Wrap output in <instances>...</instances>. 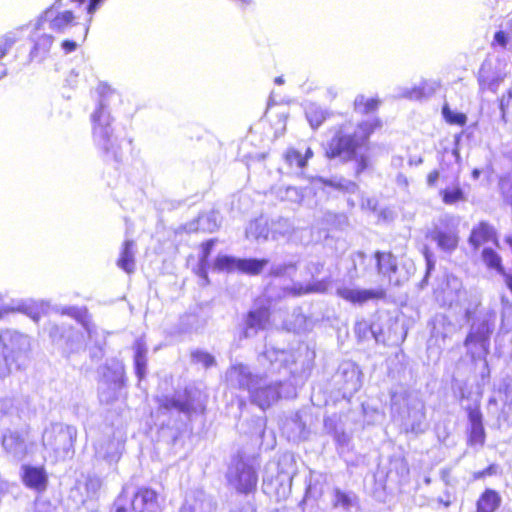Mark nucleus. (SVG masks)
<instances>
[{
  "label": "nucleus",
  "instance_id": "obj_1",
  "mask_svg": "<svg viewBox=\"0 0 512 512\" xmlns=\"http://www.w3.org/2000/svg\"><path fill=\"white\" fill-rule=\"evenodd\" d=\"M382 126L383 123L380 118L358 122L353 132L348 130V124L346 123L336 126L324 148L325 158L352 162L354 164V174L359 176L370 166L369 157L361 153L360 150L369 147L371 135L381 129Z\"/></svg>",
  "mask_w": 512,
  "mask_h": 512
},
{
  "label": "nucleus",
  "instance_id": "obj_2",
  "mask_svg": "<svg viewBox=\"0 0 512 512\" xmlns=\"http://www.w3.org/2000/svg\"><path fill=\"white\" fill-rule=\"evenodd\" d=\"M64 0H54L40 15L37 27L47 23L50 30L55 33H64L66 30L79 24V16L73 9H63Z\"/></svg>",
  "mask_w": 512,
  "mask_h": 512
},
{
  "label": "nucleus",
  "instance_id": "obj_3",
  "mask_svg": "<svg viewBox=\"0 0 512 512\" xmlns=\"http://www.w3.org/2000/svg\"><path fill=\"white\" fill-rule=\"evenodd\" d=\"M235 469L227 475L228 483L241 495L253 494L257 490L258 474L255 467L245 463L241 455L234 458Z\"/></svg>",
  "mask_w": 512,
  "mask_h": 512
},
{
  "label": "nucleus",
  "instance_id": "obj_4",
  "mask_svg": "<svg viewBox=\"0 0 512 512\" xmlns=\"http://www.w3.org/2000/svg\"><path fill=\"white\" fill-rule=\"evenodd\" d=\"M467 241L473 251H479L487 244L498 246L499 235L493 224L481 220L471 228Z\"/></svg>",
  "mask_w": 512,
  "mask_h": 512
},
{
  "label": "nucleus",
  "instance_id": "obj_5",
  "mask_svg": "<svg viewBox=\"0 0 512 512\" xmlns=\"http://www.w3.org/2000/svg\"><path fill=\"white\" fill-rule=\"evenodd\" d=\"M104 118V110L102 106L98 107L92 114L93 123L92 134L98 147L105 153H109L114 148L112 141V129L108 119Z\"/></svg>",
  "mask_w": 512,
  "mask_h": 512
},
{
  "label": "nucleus",
  "instance_id": "obj_6",
  "mask_svg": "<svg viewBox=\"0 0 512 512\" xmlns=\"http://www.w3.org/2000/svg\"><path fill=\"white\" fill-rule=\"evenodd\" d=\"M469 421L467 432V445L470 447H483L486 442V431L483 425V415L479 403L466 408Z\"/></svg>",
  "mask_w": 512,
  "mask_h": 512
},
{
  "label": "nucleus",
  "instance_id": "obj_7",
  "mask_svg": "<svg viewBox=\"0 0 512 512\" xmlns=\"http://www.w3.org/2000/svg\"><path fill=\"white\" fill-rule=\"evenodd\" d=\"M373 258L376 262V271L383 280H386L389 285L397 287L402 285L400 280H393V276L398 272V262L396 256L392 252L375 251Z\"/></svg>",
  "mask_w": 512,
  "mask_h": 512
},
{
  "label": "nucleus",
  "instance_id": "obj_8",
  "mask_svg": "<svg viewBox=\"0 0 512 512\" xmlns=\"http://www.w3.org/2000/svg\"><path fill=\"white\" fill-rule=\"evenodd\" d=\"M337 296L353 305H363L369 301L384 300L387 297L385 289H352L341 287L336 291Z\"/></svg>",
  "mask_w": 512,
  "mask_h": 512
},
{
  "label": "nucleus",
  "instance_id": "obj_9",
  "mask_svg": "<svg viewBox=\"0 0 512 512\" xmlns=\"http://www.w3.org/2000/svg\"><path fill=\"white\" fill-rule=\"evenodd\" d=\"M21 473L22 483L36 492H44L48 485V476L43 466L23 465Z\"/></svg>",
  "mask_w": 512,
  "mask_h": 512
},
{
  "label": "nucleus",
  "instance_id": "obj_10",
  "mask_svg": "<svg viewBox=\"0 0 512 512\" xmlns=\"http://www.w3.org/2000/svg\"><path fill=\"white\" fill-rule=\"evenodd\" d=\"M128 503L134 512H155L152 508L158 506V493L150 487H140Z\"/></svg>",
  "mask_w": 512,
  "mask_h": 512
},
{
  "label": "nucleus",
  "instance_id": "obj_11",
  "mask_svg": "<svg viewBox=\"0 0 512 512\" xmlns=\"http://www.w3.org/2000/svg\"><path fill=\"white\" fill-rule=\"evenodd\" d=\"M480 258L486 269L501 275L504 279V282L506 281V276L511 275L510 273L506 272L503 258L494 248H482Z\"/></svg>",
  "mask_w": 512,
  "mask_h": 512
},
{
  "label": "nucleus",
  "instance_id": "obj_12",
  "mask_svg": "<svg viewBox=\"0 0 512 512\" xmlns=\"http://www.w3.org/2000/svg\"><path fill=\"white\" fill-rule=\"evenodd\" d=\"M501 503L500 493L494 489L486 488L476 501V512H496Z\"/></svg>",
  "mask_w": 512,
  "mask_h": 512
},
{
  "label": "nucleus",
  "instance_id": "obj_13",
  "mask_svg": "<svg viewBox=\"0 0 512 512\" xmlns=\"http://www.w3.org/2000/svg\"><path fill=\"white\" fill-rule=\"evenodd\" d=\"M313 156L314 152L310 147L306 148L304 154L294 147H289L284 152L283 159L289 167L303 170Z\"/></svg>",
  "mask_w": 512,
  "mask_h": 512
},
{
  "label": "nucleus",
  "instance_id": "obj_14",
  "mask_svg": "<svg viewBox=\"0 0 512 512\" xmlns=\"http://www.w3.org/2000/svg\"><path fill=\"white\" fill-rule=\"evenodd\" d=\"M432 238L440 249L447 252L456 250L459 245V236L456 229L435 230L432 233Z\"/></svg>",
  "mask_w": 512,
  "mask_h": 512
},
{
  "label": "nucleus",
  "instance_id": "obj_15",
  "mask_svg": "<svg viewBox=\"0 0 512 512\" xmlns=\"http://www.w3.org/2000/svg\"><path fill=\"white\" fill-rule=\"evenodd\" d=\"M196 396L192 389L185 388L181 395L172 397V410H177L184 414H190L196 410Z\"/></svg>",
  "mask_w": 512,
  "mask_h": 512
},
{
  "label": "nucleus",
  "instance_id": "obj_16",
  "mask_svg": "<svg viewBox=\"0 0 512 512\" xmlns=\"http://www.w3.org/2000/svg\"><path fill=\"white\" fill-rule=\"evenodd\" d=\"M134 242L132 240H125L122 244L119 258L117 259V266L128 274L135 271V258H134Z\"/></svg>",
  "mask_w": 512,
  "mask_h": 512
},
{
  "label": "nucleus",
  "instance_id": "obj_17",
  "mask_svg": "<svg viewBox=\"0 0 512 512\" xmlns=\"http://www.w3.org/2000/svg\"><path fill=\"white\" fill-rule=\"evenodd\" d=\"M442 203L448 206L457 205L467 200L466 193L459 183L448 186L439 191Z\"/></svg>",
  "mask_w": 512,
  "mask_h": 512
},
{
  "label": "nucleus",
  "instance_id": "obj_18",
  "mask_svg": "<svg viewBox=\"0 0 512 512\" xmlns=\"http://www.w3.org/2000/svg\"><path fill=\"white\" fill-rule=\"evenodd\" d=\"M271 311L268 306H262L251 310L246 315V326L248 328L263 329L269 322Z\"/></svg>",
  "mask_w": 512,
  "mask_h": 512
},
{
  "label": "nucleus",
  "instance_id": "obj_19",
  "mask_svg": "<svg viewBox=\"0 0 512 512\" xmlns=\"http://www.w3.org/2000/svg\"><path fill=\"white\" fill-rule=\"evenodd\" d=\"M381 105L378 97L366 98L364 95H358L353 101V109L361 115H369L376 112Z\"/></svg>",
  "mask_w": 512,
  "mask_h": 512
},
{
  "label": "nucleus",
  "instance_id": "obj_20",
  "mask_svg": "<svg viewBox=\"0 0 512 512\" xmlns=\"http://www.w3.org/2000/svg\"><path fill=\"white\" fill-rule=\"evenodd\" d=\"M267 264L268 260L266 259H239L237 271L247 275H258Z\"/></svg>",
  "mask_w": 512,
  "mask_h": 512
},
{
  "label": "nucleus",
  "instance_id": "obj_21",
  "mask_svg": "<svg viewBox=\"0 0 512 512\" xmlns=\"http://www.w3.org/2000/svg\"><path fill=\"white\" fill-rule=\"evenodd\" d=\"M146 346L142 340H137L134 343V365L135 372L139 379H142L146 370Z\"/></svg>",
  "mask_w": 512,
  "mask_h": 512
},
{
  "label": "nucleus",
  "instance_id": "obj_22",
  "mask_svg": "<svg viewBox=\"0 0 512 512\" xmlns=\"http://www.w3.org/2000/svg\"><path fill=\"white\" fill-rule=\"evenodd\" d=\"M53 37L51 35H42L34 44L33 48L30 51V59L31 60H41L44 59L52 46Z\"/></svg>",
  "mask_w": 512,
  "mask_h": 512
},
{
  "label": "nucleus",
  "instance_id": "obj_23",
  "mask_svg": "<svg viewBox=\"0 0 512 512\" xmlns=\"http://www.w3.org/2000/svg\"><path fill=\"white\" fill-rule=\"evenodd\" d=\"M232 373L237 376L238 385L240 389L249 390L254 384V376L247 370L243 364H235L230 367Z\"/></svg>",
  "mask_w": 512,
  "mask_h": 512
},
{
  "label": "nucleus",
  "instance_id": "obj_24",
  "mask_svg": "<svg viewBox=\"0 0 512 512\" xmlns=\"http://www.w3.org/2000/svg\"><path fill=\"white\" fill-rule=\"evenodd\" d=\"M492 330L486 326L482 330H478L475 332H469L464 340L465 346H470L473 344H480L482 346L488 345L490 335Z\"/></svg>",
  "mask_w": 512,
  "mask_h": 512
},
{
  "label": "nucleus",
  "instance_id": "obj_25",
  "mask_svg": "<svg viewBox=\"0 0 512 512\" xmlns=\"http://www.w3.org/2000/svg\"><path fill=\"white\" fill-rule=\"evenodd\" d=\"M326 288L323 283H315L309 285H298L293 286L287 289V293L294 297H299L302 295L310 294V293H323Z\"/></svg>",
  "mask_w": 512,
  "mask_h": 512
},
{
  "label": "nucleus",
  "instance_id": "obj_26",
  "mask_svg": "<svg viewBox=\"0 0 512 512\" xmlns=\"http://www.w3.org/2000/svg\"><path fill=\"white\" fill-rule=\"evenodd\" d=\"M442 115L445 121L450 125L464 126L467 122V116L464 113L453 112L448 104L443 105Z\"/></svg>",
  "mask_w": 512,
  "mask_h": 512
},
{
  "label": "nucleus",
  "instance_id": "obj_27",
  "mask_svg": "<svg viewBox=\"0 0 512 512\" xmlns=\"http://www.w3.org/2000/svg\"><path fill=\"white\" fill-rule=\"evenodd\" d=\"M238 263H239V259L224 255V256H218L215 259L214 265H215V268L219 271L225 270L228 272H232V271H237Z\"/></svg>",
  "mask_w": 512,
  "mask_h": 512
},
{
  "label": "nucleus",
  "instance_id": "obj_28",
  "mask_svg": "<svg viewBox=\"0 0 512 512\" xmlns=\"http://www.w3.org/2000/svg\"><path fill=\"white\" fill-rule=\"evenodd\" d=\"M104 2V0H89L87 5V14L88 17L83 25V31H84V38L87 36L91 23L93 21V15L98 10V8L101 6V4Z\"/></svg>",
  "mask_w": 512,
  "mask_h": 512
},
{
  "label": "nucleus",
  "instance_id": "obj_29",
  "mask_svg": "<svg viewBox=\"0 0 512 512\" xmlns=\"http://www.w3.org/2000/svg\"><path fill=\"white\" fill-rule=\"evenodd\" d=\"M15 360L16 356L13 351L0 354V378H3L10 373L11 365Z\"/></svg>",
  "mask_w": 512,
  "mask_h": 512
},
{
  "label": "nucleus",
  "instance_id": "obj_30",
  "mask_svg": "<svg viewBox=\"0 0 512 512\" xmlns=\"http://www.w3.org/2000/svg\"><path fill=\"white\" fill-rule=\"evenodd\" d=\"M191 356L196 362L203 364L206 368L215 364L214 357L208 352L196 350L192 352Z\"/></svg>",
  "mask_w": 512,
  "mask_h": 512
},
{
  "label": "nucleus",
  "instance_id": "obj_31",
  "mask_svg": "<svg viewBox=\"0 0 512 512\" xmlns=\"http://www.w3.org/2000/svg\"><path fill=\"white\" fill-rule=\"evenodd\" d=\"M498 466L496 464H490L486 468L476 471L472 475L473 480H480L487 476H492L497 474Z\"/></svg>",
  "mask_w": 512,
  "mask_h": 512
},
{
  "label": "nucleus",
  "instance_id": "obj_32",
  "mask_svg": "<svg viewBox=\"0 0 512 512\" xmlns=\"http://www.w3.org/2000/svg\"><path fill=\"white\" fill-rule=\"evenodd\" d=\"M423 256H424L425 262H426V271H425L424 279H427L430 276L431 272L435 268V262L433 260L432 254L428 248L424 249Z\"/></svg>",
  "mask_w": 512,
  "mask_h": 512
},
{
  "label": "nucleus",
  "instance_id": "obj_33",
  "mask_svg": "<svg viewBox=\"0 0 512 512\" xmlns=\"http://www.w3.org/2000/svg\"><path fill=\"white\" fill-rule=\"evenodd\" d=\"M14 44V39L8 36L0 38V60L7 54Z\"/></svg>",
  "mask_w": 512,
  "mask_h": 512
},
{
  "label": "nucleus",
  "instance_id": "obj_34",
  "mask_svg": "<svg viewBox=\"0 0 512 512\" xmlns=\"http://www.w3.org/2000/svg\"><path fill=\"white\" fill-rule=\"evenodd\" d=\"M216 242H217V239H209L201 244V250H202L201 259L202 260H207L209 258L212 248L214 247Z\"/></svg>",
  "mask_w": 512,
  "mask_h": 512
},
{
  "label": "nucleus",
  "instance_id": "obj_35",
  "mask_svg": "<svg viewBox=\"0 0 512 512\" xmlns=\"http://www.w3.org/2000/svg\"><path fill=\"white\" fill-rule=\"evenodd\" d=\"M114 512H134L131 509L129 503L121 502V495L118 496L117 500L113 504Z\"/></svg>",
  "mask_w": 512,
  "mask_h": 512
},
{
  "label": "nucleus",
  "instance_id": "obj_36",
  "mask_svg": "<svg viewBox=\"0 0 512 512\" xmlns=\"http://www.w3.org/2000/svg\"><path fill=\"white\" fill-rule=\"evenodd\" d=\"M158 408L162 411H171L172 410V397H161L157 399Z\"/></svg>",
  "mask_w": 512,
  "mask_h": 512
},
{
  "label": "nucleus",
  "instance_id": "obj_37",
  "mask_svg": "<svg viewBox=\"0 0 512 512\" xmlns=\"http://www.w3.org/2000/svg\"><path fill=\"white\" fill-rule=\"evenodd\" d=\"M495 43L503 48L506 47V45L508 43V37L504 31H497L494 34V41H493L492 45H494Z\"/></svg>",
  "mask_w": 512,
  "mask_h": 512
},
{
  "label": "nucleus",
  "instance_id": "obj_38",
  "mask_svg": "<svg viewBox=\"0 0 512 512\" xmlns=\"http://www.w3.org/2000/svg\"><path fill=\"white\" fill-rule=\"evenodd\" d=\"M439 177L440 173L437 169L430 171L426 176L427 185L429 187H434L437 184Z\"/></svg>",
  "mask_w": 512,
  "mask_h": 512
},
{
  "label": "nucleus",
  "instance_id": "obj_39",
  "mask_svg": "<svg viewBox=\"0 0 512 512\" xmlns=\"http://www.w3.org/2000/svg\"><path fill=\"white\" fill-rule=\"evenodd\" d=\"M61 47L65 53H71L76 50L77 44L73 40L65 39L61 42Z\"/></svg>",
  "mask_w": 512,
  "mask_h": 512
},
{
  "label": "nucleus",
  "instance_id": "obj_40",
  "mask_svg": "<svg viewBox=\"0 0 512 512\" xmlns=\"http://www.w3.org/2000/svg\"><path fill=\"white\" fill-rule=\"evenodd\" d=\"M307 117H308L310 125L314 129L318 128L323 123V121H324V116L323 115H320L319 117H315L314 118L313 114L310 113V114H308Z\"/></svg>",
  "mask_w": 512,
  "mask_h": 512
},
{
  "label": "nucleus",
  "instance_id": "obj_41",
  "mask_svg": "<svg viewBox=\"0 0 512 512\" xmlns=\"http://www.w3.org/2000/svg\"><path fill=\"white\" fill-rule=\"evenodd\" d=\"M338 499H339L342 503H344V504H346V505H347V504H349V499H348L347 495H345L344 493H339V494H338Z\"/></svg>",
  "mask_w": 512,
  "mask_h": 512
},
{
  "label": "nucleus",
  "instance_id": "obj_42",
  "mask_svg": "<svg viewBox=\"0 0 512 512\" xmlns=\"http://www.w3.org/2000/svg\"><path fill=\"white\" fill-rule=\"evenodd\" d=\"M505 284H506L507 288L510 290V292L512 293V275L506 276Z\"/></svg>",
  "mask_w": 512,
  "mask_h": 512
},
{
  "label": "nucleus",
  "instance_id": "obj_43",
  "mask_svg": "<svg viewBox=\"0 0 512 512\" xmlns=\"http://www.w3.org/2000/svg\"><path fill=\"white\" fill-rule=\"evenodd\" d=\"M9 437H10L13 441H16V442H22V441H23L22 437H21L19 434H17V433H11V434L9 435Z\"/></svg>",
  "mask_w": 512,
  "mask_h": 512
},
{
  "label": "nucleus",
  "instance_id": "obj_44",
  "mask_svg": "<svg viewBox=\"0 0 512 512\" xmlns=\"http://www.w3.org/2000/svg\"><path fill=\"white\" fill-rule=\"evenodd\" d=\"M266 389L267 388L255 391L254 394H252L253 401L257 402L259 392H264Z\"/></svg>",
  "mask_w": 512,
  "mask_h": 512
},
{
  "label": "nucleus",
  "instance_id": "obj_45",
  "mask_svg": "<svg viewBox=\"0 0 512 512\" xmlns=\"http://www.w3.org/2000/svg\"><path fill=\"white\" fill-rule=\"evenodd\" d=\"M73 3H76L77 6H82L86 0H70Z\"/></svg>",
  "mask_w": 512,
  "mask_h": 512
},
{
  "label": "nucleus",
  "instance_id": "obj_46",
  "mask_svg": "<svg viewBox=\"0 0 512 512\" xmlns=\"http://www.w3.org/2000/svg\"><path fill=\"white\" fill-rule=\"evenodd\" d=\"M275 82H276L277 84H282V82H283V81H282V79H281L280 77H277V78L275 79Z\"/></svg>",
  "mask_w": 512,
  "mask_h": 512
},
{
  "label": "nucleus",
  "instance_id": "obj_47",
  "mask_svg": "<svg viewBox=\"0 0 512 512\" xmlns=\"http://www.w3.org/2000/svg\"><path fill=\"white\" fill-rule=\"evenodd\" d=\"M65 435H66V433H65V432H63V431H60V432L58 433V436H65Z\"/></svg>",
  "mask_w": 512,
  "mask_h": 512
},
{
  "label": "nucleus",
  "instance_id": "obj_48",
  "mask_svg": "<svg viewBox=\"0 0 512 512\" xmlns=\"http://www.w3.org/2000/svg\"><path fill=\"white\" fill-rule=\"evenodd\" d=\"M473 174H474V176H477V175H478V171H477V170H475V171L473 172Z\"/></svg>",
  "mask_w": 512,
  "mask_h": 512
}]
</instances>
